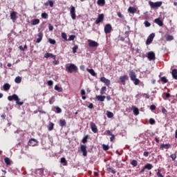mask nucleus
Wrapping results in <instances>:
<instances>
[{
	"mask_svg": "<svg viewBox=\"0 0 177 177\" xmlns=\"http://www.w3.org/2000/svg\"><path fill=\"white\" fill-rule=\"evenodd\" d=\"M132 81H133L134 82V85H139V82H140V80H139V79H135V80H133Z\"/></svg>",
	"mask_w": 177,
	"mask_h": 177,
	"instance_id": "obj_46",
	"label": "nucleus"
},
{
	"mask_svg": "<svg viewBox=\"0 0 177 177\" xmlns=\"http://www.w3.org/2000/svg\"><path fill=\"white\" fill-rule=\"evenodd\" d=\"M91 129L94 133H97V127L94 122H91L90 124Z\"/></svg>",
	"mask_w": 177,
	"mask_h": 177,
	"instance_id": "obj_9",
	"label": "nucleus"
},
{
	"mask_svg": "<svg viewBox=\"0 0 177 177\" xmlns=\"http://www.w3.org/2000/svg\"><path fill=\"white\" fill-rule=\"evenodd\" d=\"M71 16L73 20H75L76 15H75V7L71 6Z\"/></svg>",
	"mask_w": 177,
	"mask_h": 177,
	"instance_id": "obj_7",
	"label": "nucleus"
},
{
	"mask_svg": "<svg viewBox=\"0 0 177 177\" xmlns=\"http://www.w3.org/2000/svg\"><path fill=\"white\" fill-rule=\"evenodd\" d=\"M106 115L108 117V118H113V117H114V114L112 112L110 111H106Z\"/></svg>",
	"mask_w": 177,
	"mask_h": 177,
	"instance_id": "obj_29",
	"label": "nucleus"
},
{
	"mask_svg": "<svg viewBox=\"0 0 177 177\" xmlns=\"http://www.w3.org/2000/svg\"><path fill=\"white\" fill-rule=\"evenodd\" d=\"M170 157L173 161H175V160H176V154L173 153L170 156Z\"/></svg>",
	"mask_w": 177,
	"mask_h": 177,
	"instance_id": "obj_51",
	"label": "nucleus"
},
{
	"mask_svg": "<svg viewBox=\"0 0 177 177\" xmlns=\"http://www.w3.org/2000/svg\"><path fill=\"white\" fill-rule=\"evenodd\" d=\"M132 109L133 111V113L136 115H139V109L138 108H136V106H132Z\"/></svg>",
	"mask_w": 177,
	"mask_h": 177,
	"instance_id": "obj_20",
	"label": "nucleus"
},
{
	"mask_svg": "<svg viewBox=\"0 0 177 177\" xmlns=\"http://www.w3.org/2000/svg\"><path fill=\"white\" fill-rule=\"evenodd\" d=\"M97 5L104 6V4L106 3V1L105 0H97Z\"/></svg>",
	"mask_w": 177,
	"mask_h": 177,
	"instance_id": "obj_26",
	"label": "nucleus"
},
{
	"mask_svg": "<svg viewBox=\"0 0 177 177\" xmlns=\"http://www.w3.org/2000/svg\"><path fill=\"white\" fill-rule=\"evenodd\" d=\"M38 38L37 39V44H39V42H41V41H42V38L44 37V33H42V32H40L38 33L37 35Z\"/></svg>",
	"mask_w": 177,
	"mask_h": 177,
	"instance_id": "obj_12",
	"label": "nucleus"
},
{
	"mask_svg": "<svg viewBox=\"0 0 177 177\" xmlns=\"http://www.w3.org/2000/svg\"><path fill=\"white\" fill-rule=\"evenodd\" d=\"M102 149H103V150H104V151H107V150H109V149H110V147H109V145H106L103 144Z\"/></svg>",
	"mask_w": 177,
	"mask_h": 177,
	"instance_id": "obj_35",
	"label": "nucleus"
},
{
	"mask_svg": "<svg viewBox=\"0 0 177 177\" xmlns=\"http://www.w3.org/2000/svg\"><path fill=\"white\" fill-rule=\"evenodd\" d=\"M160 80L162 81V82H164V84H167V82H168V80L165 77H162L160 78Z\"/></svg>",
	"mask_w": 177,
	"mask_h": 177,
	"instance_id": "obj_40",
	"label": "nucleus"
},
{
	"mask_svg": "<svg viewBox=\"0 0 177 177\" xmlns=\"http://www.w3.org/2000/svg\"><path fill=\"white\" fill-rule=\"evenodd\" d=\"M16 84H20L21 82V77L20 76H17L15 80Z\"/></svg>",
	"mask_w": 177,
	"mask_h": 177,
	"instance_id": "obj_31",
	"label": "nucleus"
},
{
	"mask_svg": "<svg viewBox=\"0 0 177 177\" xmlns=\"http://www.w3.org/2000/svg\"><path fill=\"white\" fill-rule=\"evenodd\" d=\"M106 86H102V88H101V91H100V93L101 95H104V93H106Z\"/></svg>",
	"mask_w": 177,
	"mask_h": 177,
	"instance_id": "obj_37",
	"label": "nucleus"
},
{
	"mask_svg": "<svg viewBox=\"0 0 177 177\" xmlns=\"http://www.w3.org/2000/svg\"><path fill=\"white\" fill-rule=\"evenodd\" d=\"M169 147H171L169 144H162L160 145V149H169Z\"/></svg>",
	"mask_w": 177,
	"mask_h": 177,
	"instance_id": "obj_24",
	"label": "nucleus"
},
{
	"mask_svg": "<svg viewBox=\"0 0 177 177\" xmlns=\"http://www.w3.org/2000/svg\"><path fill=\"white\" fill-rule=\"evenodd\" d=\"M149 60H156V54L154 52L150 51L148 53V56H147Z\"/></svg>",
	"mask_w": 177,
	"mask_h": 177,
	"instance_id": "obj_10",
	"label": "nucleus"
},
{
	"mask_svg": "<svg viewBox=\"0 0 177 177\" xmlns=\"http://www.w3.org/2000/svg\"><path fill=\"white\" fill-rule=\"evenodd\" d=\"M104 20V15L100 14L97 18V20L95 21V24H99V23H102Z\"/></svg>",
	"mask_w": 177,
	"mask_h": 177,
	"instance_id": "obj_8",
	"label": "nucleus"
},
{
	"mask_svg": "<svg viewBox=\"0 0 177 177\" xmlns=\"http://www.w3.org/2000/svg\"><path fill=\"white\" fill-rule=\"evenodd\" d=\"M75 39V35H72L69 37L68 39H67L66 41H74V39Z\"/></svg>",
	"mask_w": 177,
	"mask_h": 177,
	"instance_id": "obj_41",
	"label": "nucleus"
},
{
	"mask_svg": "<svg viewBox=\"0 0 177 177\" xmlns=\"http://www.w3.org/2000/svg\"><path fill=\"white\" fill-rule=\"evenodd\" d=\"M115 139V136L113 134L110 138V140L111 142H113V140H114Z\"/></svg>",
	"mask_w": 177,
	"mask_h": 177,
	"instance_id": "obj_60",
	"label": "nucleus"
},
{
	"mask_svg": "<svg viewBox=\"0 0 177 177\" xmlns=\"http://www.w3.org/2000/svg\"><path fill=\"white\" fill-rule=\"evenodd\" d=\"M77 70V66L74 64H71L69 66H66V71L68 73H74Z\"/></svg>",
	"mask_w": 177,
	"mask_h": 177,
	"instance_id": "obj_2",
	"label": "nucleus"
},
{
	"mask_svg": "<svg viewBox=\"0 0 177 177\" xmlns=\"http://www.w3.org/2000/svg\"><path fill=\"white\" fill-rule=\"evenodd\" d=\"M149 124H151V125H154V124H156V120L153 118H151L149 120Z\"/></svg>",
	"mask_w": 177,
	"mask_h": 177,
	"instance_id": "obj_50",
	"label": "nucleus"
},
{
	"mask_svg": "<svg viewBox=\"0 0 177 177\" xmlns=\"http://www.w3.org/2000/svg\"><path fill=\"white\" fill-rule=\"evenodd\" d=\"M59 125H60V127L66 126V120H61L59 121Z\"/></svg>",
	"mask_w": 177,
	"mask_h": 177,
	"instance_id": "obj_34",
	"label": "nucleus"
},
{
	"mask_svg": "<svg viewBox=\"0 0 177 177\" xmlns=\"http://www.w3.org/2000/svg\"><path fill=\"white\" fill-rule=\"evenodd\" d=\"M100 81L101 82H104V84H106L107 86L110 85L111 84L110 80L104 77H100Z\"/></svg>",
	"mask_w": 177,
	"mask_h": 177,
	"instance_id": "obj_11",
	"label": "nucleus"
},
{
	"mask_svg": "<svg viewBox=\"0 0 177 177\" xmlns=\"http://www.w3.org/2000/svg\"><path fill=\"white\" fill-rule=\"evenodd\" d=\"M151 42H153V39H149V37H148L146 41V45H150V44H151Z\"/></svg>",
	"mask_w": 177,
	"mask_h": 177,
	"instance_id": "obj_44",
	"label": "nucleus"
},
{
	"mask_svg": "<svg viewBox=\"0 0 177 177\" xmlns=\"http://www.w3.org/2000/svg\"><path fill=\"white\" fill-rule=\"evenodd\" d=\"M85 93H86L85 90L82 89L81 90V95L82 96H85Z\"/></svg>",
	"mask_w": 177,
	"mask_h": 177,
	"instance_id": "obj_59",
	"label": "nucleus"
},
{
	"mask_svg": "<svg viewBox=\"0 0 177 177\" xmlns=\"http://www.w3.org/2000/svg\"><path fill=\"white\" fill-rule=\"evenodd\" d=\"M80 150L82 152L84 157H86L88 154V151H86V145H80Z\"/></svg>",
	"mask_w": 177,
	"mask_h": 177,
	"instance_id": "obj_6",
	"label": "nucleus"
},
{
	"mask_svg": "<svg viewBox=\"0 0 177 177\" xmlns=\"http://www.w3.org/2000/svg\"><path fill=\"white\" fill-rule=\"evenodd\" d=\"M154 22L158 24V26H160V27H162V26L164 25V23H162V21H161V19L157 18L154 19Z\"/></svg>",
	"mask_w": 177,
	"mask_h": 177,
	"instance_id": "obj_16",
	"label": "nucleus"
},
{
	"mask_svg": "<svg viewBox=\"0 0 177 177\" xmlns=\"http://www.w3.org/2000/svg\"><path fill=\"white\" fill-rule=\"evenodd\" d=\"M87 71H88V73H90V74L91 75H93V77H95L96 75V73L95 72V71L93 69L87 68Z\"/></svg>",
	"mask_w": 177,
	"mask_h": 177,
	"instance_id": "obj_25",
	"label": "nucleus"
},
{
	"mask_svg": "<svg viewBox=\"0 0 177 177\" xmlns=\"http://www.w3.org/2000/svg\"><path fill=\"white\" fill-rule=\"evenodd\" d=\"M48 29L50 31H53V26H52L51 24H49Z\"/></svg>",
	"mask_w": 177,
	"mask_h": 177,
	"instance_id": "obj_58",
	"label": "nucleus"
},
{
	"mask_svg": "<svg viewBox=\"0 0 177 177\" xmlns=\"http://www.w3.org/2000/svg\"><path fill=\"white\" fill-rule=\"evenodd\" d=\"M127 80H128V76L127 75L121 76L120 77V82H124L125 81H127Z\"/></svg>",
	"mask_w": 177,
	"mask_h": 177,
	"instance_id": "obj_23",
	"label": "nucleus"
},
{
	"mask_svg": "<svg viewBox=\"0 0 177 177\" xmlns=\"http://www.w3.org/2000/svg\"><path fill=\"white\" fill-rule=\"evenodd\" d=\"M38 111H39V113H42V114H46V112L44 111H42V109H41V108L38 109Z\"/></svg>",
	"mask_w": 177,
	"mask_h": 177,
	"instance_id": "obj_56",
	"label": "nucleus"
},
{
	"mask_svg": "<svg viewBox=\"0 0 177 177\" xmlns=\"http://www.w3.org/2000/svg\"><path fill=\"white\" fill-rule=\"evenodd\" d=\"M106 133H107V135H109V136H113V133L110 130L106 131Z\"/></svg>",
	"mask_w": 177,
	"mask_h": 177,
	"instance_id": "obj_57",
	"label": "nucleus"
},
{
	"mask_svg": "<svg viewBox=\"0 0 177 177\" xmlns=\"http://www.w3.org/2000/svg\"><path fill=\"white\" fill-rule=\"evenodd\" d=\"M145 169H151L153 168V165L150 164V163H147L145 166Z\"/></svg>",
	"mask_w": 177,
	"mask_h": 177,
	"instance_id": "obj_30",
	"label": "nucleus"
},
{
	"mask_svg": "<svg viewBox=\"0 0 177 177\" xmlns=\"http://www.w3.org/2000/svg\"><path fill=\"white\" fill-rule=\"evenodd\" d=\"M3 88L6 91H9L10 89V84L6 83L3 86Z\"/></svg>",
	"mask_w": 177,
	"mask_h": 177,
	"instance_id": "obj_21",
	"label": "nucleus"
},
{
	"mask_svg": "<svg viewBox=\"0 0 177 177\" xmlns=\"http://www.w3.org/2000/svg\"><path fill=\"white\" fill-rule=\"evenodd\" d=\"M8 100L10 102L15 100L17 104H19V106H23V104H24V102H20V98H19V96H17V95H16V94H13L12 95L8 96Z\"/></svg>",
	"mask_w": 177,
	"mask_h": 177,
	"instance_id": "obj_1",
	"label": "nucleus"
},
{
	"mask_svg": "<svg viewBox=\"0 0 177 177\" xmlns=\"http://www.w3.org/2000/svg\"><path fill=\"white\" fill-rule=\"evenodd\" d=\"M112 29H113V27H111V24H107L104 26V32H105V34H110V32H111Z\"/></svg>",
	"mask_w": 177,
	"mask_h": 177,
	"instance_id": "obj_5",
	"label": "nucleus"
},
{
	"mask_svg": "<svg viewBox=\"0 0 177 177\" xmlns=\"http://www.w3.org/2000/svg\"><path fill=\"white\" fill-rule=\"evenodd\" d=\"M49 103L50 104H53V103H55V97H52L51 98H50Z\"/></svg>",
	"mask_w": 177,
	"mask_h": 177,
	"instance_id": "obj_49",
	"label": "nucleus"
},
{
	"mask_svg": "<svg viewBox=\"0 0 177 177\" xmlns=\"http://www.w3.org/2000/svg\"><path fill=\"white\" fill-rule=\"evenodd\" d=\"M61 162L62 164H64V165H67V160H66L65 158H61Z\"/></svg>",
	"mask_w": 177,
	"mask_h": 177,
	"instance_id": "obj_39",
	"label": "nucleus"
},
{
	"mask_svg": "<svg viewBox=\"0 0 177 177\" xmlns=\"http://www.w3.org/2000/svg\"><path fill=\"white\" fill-rule=\"evenodd\" d=\"M149 6H151V8H160V6H161V5H162V1H156V2H152V1H149Z\"/></svg>",
	"mask_w": 177,
	"mask_h": 177,
	"instance_id": "obj_3",
	"label": "nucleus"
},
{
	"mask_svg": "<svg viewBox=\"0 0 177 177\" xmlns=\"http://www.w3.org/2000/svg\"><path fill=\"white\" fill-rule=\"evenodd\" d=\"M129 77H130L131 81H133V80H135L136 78V73H135V72H133V71H131L129 73Z\"/></svg>",
	"mask_w": 177,
	"mask_h": 177,
	"instance_id": "obj_17",
	"label": "nucleus"
},
{
	"mask_svg": "<svg viewBox=\"0 0 177 177\" xmlns=\"http://www.w3.org/2000/svg\"><path fill=\"white\" fill-rule=\"evenodd\" d=\"M145 27H150V26H151V24L148 22L147 21H145Z\"/></svg>",
	"mask_w": 177,
	"mask_h": 177,
	"instance_id": "obj_54",
	"label": "nucleus"
},
{
	"mask_svg": "<svg viewBox=\"0 0 177 177\" xmlns=\"http://www.w3.org/2000/svg\"><path fill=\"white\" fill-rule=\"evenodd\" d=\"M128 12L129 13H136V8H133V7H129L128 8Z\"/></svg>",
	"mask_w": 177,
	"mask_h": 177,
	"instance_id": "obj_22",
	"label": "nucleus"
},
{
	"mask_svg": "<svg viewBox=\"0 0 177 177\" xmlns=\"http://www.w3.org/2000/svg\"><path fill=\"white\" fill-rule=\"evenodd\" d=\"M47 84H48V86H52V85H53V81H52V80H48V81L47 82Z\"/></svg>",
	"mask_w": 177,
	"mask_h": 177,
	"instance_id": "obj_55",
	"label": "nucleus"
},
{
	"mask_svg": "<svg viewBox=\"0 0 177 177\" xmlns=\"http://www.w3.org/2000/svg\"><path fill=\"white\" fill-rule=\"evenodd\" d=\"M106 171H108V172H111V174H115V169L111 167V166H110L109 165H106Z\"/></svg>",
	"mask_w": 177,
	"mask_h": 177,
	"instance_id": "obj_13",
	"label": "nucleus"
},
{
	"mask_svg": "<svg viewBox=\"0 0 177 177\" xmlns=\"http://www.w3.org/2000/svg\"><path fill=\"white\" fill-rule=\"evenodd\" d=\"M48 42L51 44V45H55V44H56V40L53 39H48Z\"/></svg>",
	"mask_w": 177,
	"mask_h": 177,
	"instance_id": "obj_42",
	"label": "nucleus"
},
{
	"mask_svg": "<svg viewBox=\"0 0 177 177\" xmlns=\"http://www.w3.org/2000/svg\"><path fill=\"white\" fill-rule=\"evenodd\" d=\"M95 99L98 102H104V99H106V96L105 95H96Z\"/></svg>",
	"mask_w": 177,
	"mask_h": 177,
	"instance_id": "obj_14",
	"label": "nucleus"
},
{
	"mask_svg": "<svg viewBox=\"0 0 177 177\" xmlns=\"http://www.w3.org/2000/svg\"><path fill=\"white\" fill-rule=\"evenodd\" d=\"M29 143L32 145V146H35V145H37V143H38V142L35 139V138H31L29 140Z\"/></svg>",
	"mask_w": 177,
	"mask_h": 177,
	"instance_id": "obj_19",
	"label": "nucleus"
},
{
	"mask_svg": "<svg viewBox=\"0 0 177 177\" xmlns=\"http://www.w3.org/2000/svg\"><path fill=\"white\" fill-rule=\"evenodd\" d=\"M131 165H133V167H137L138 166V161L133 160L131 162Z\"/></svg>",
	"mask_w": 177,
	"mask_h": 177,
	"instance_id": "obj_38",
	"label": "nucleus"
},
{
	"mask_svg": "<svg viewBox=\"0 0 177 177\" xmlns=\"http://www.w3.org/2000/svg\"><path fill=\"white\" fill-rule=\"evenodd\" d=\"M48 3H49L50 8H53V1H50L48 2Z\"/></svg>",
	"mask_w": 177,
	"mask_h": 177,
	"instance_id": "obj_63",
	"label": "nucleus"
},
{
	"mask_svg": "<svg viewBox=\"0 0 177 177\" xmlns=\"http://www.w3.org/2000/svg\"><path fill=\"white\" fill-rule=\"evenodd\" d=\"M171 75L174 80H177V70L174 69L171 72Z\"/></svg>",
	"mask_w": 177,
	"mask_h": 177,
	"instance_id": "obj_18",
	"label": "nucleus"
},
{
	"mask_svg": "<svg viewBox=\"0 0 177 177\" xmlns=\"http://www.w3.org/2000/svg\"><path fill=\"white\" fill-rule=\"evenodd\" d=\"M62 37L63 38V39H65V41H67V34H66V32L62 33Z\"/></svg>",
	"mask_w": 177,
	"mask_h": 177,
	"instance_id": "obj_47",
	"label": "nucleus"
},
{
	"mask_svg": "<svg viewBox=\"0 0 177 177\" xmlns=\"http://www.w3.org/2000/svg\"><path fill=\"white\" fill-rule=\"evenodd\" d=\"M150 109H151V110H154L156 109L155 105H151Z\"/></svg>",
	"mask_w": 177,
	"mask_h": 177,
	"instance_id": "obj_64",
	"label": "nucleus"
},
{
	"mask_svg": "<svg viewBox=\"0 0 177 177\" xmlns=\"http://www.w3.org/2000/svg\"><path fill=\"white\" fill-rule=\"evenodd\" d=\"M4 162L7 165H10V159L9 158H5Z\"/></svg>",
	"mask_w": 177,
	"mask_h": 177,
	"instance_id": "obj_36",
	"label": "nucleus"
},
{
	"mask_svg": "<svg viewBox=\"0 0 177 177\" xmlns=\"http://www.w3.org/2000/svg\"><path fill=\"white\" fill-rule=\"evenodd\" d=\"M10 19L11 20H16V12H12L10 13Z\"/></svg>",
	"mask_w": 177,
	"mask_h": 177,
	"instance_id": "obj_27",
	"label": "nucleus"
},
{
	"mask_svg": "<svg viewBox=\"0 0 177 177\" xmlns=\"http://www.w3.org/2000/svg\"><path fill=\"white\" fill-rule=\"evenodd\" d=\"M54 127H55V124L50 122L48 125V131H53Z\"/></svg>",
	"mask_w": 177,
	"mask_h": 177,
	"instance_id": "obj_32",
	"label": "nucleus"
},
{
	"mask_svg": "<svg viewBox=\"0 0 177 177\" xmlns=\"http://www.w3.org/2000/svg\"><path fill=\"white\" fill-rule=\"evenodd\" d=\"M154 37H156V34L151 33V34L149 36L148 38H149L150 39H152V41H153V39H154Z\"/></svg>",
	"mask_w": 177,
	"mask_h": 177,
	"instance_id": "obj_53",
	"label": "nucleus"
},
{
	"mask_svg": "<svg viewBox=\"0 0 177 177\" xmlns=\"http://www.w3.org/2000/svg\"><path fill=\"white\" fill-rule=\"evenodd\" d=\"M88 46H91V48H97L99 46V43H97L95 41L88 39Z\"/></svg>",
	"mask_w": 177,
	"mask_h": 177,
	"instance_id": "obj_4",
	"label": "nucleus"
},
{
	"mask_svg": "<svg viewBox=\"0 0 177 177\" xmlns=\"http://www.w3.org/2000/svg\"><path fill=\"white\" fill-rule=\"evenodd\" d=\"M78 49V46L75 45V46L73 47V53H77V50Z\"/></svg>",
	"mask_w": 177,
	"mask_h": 177,
	"instance_id": "obj_48",
	"label": "nucleus"
},
{
	"mask_svg": "<svg viewBox=\"0 0 177 177\" xmlns=\"http://www.w3.org/2000/svg\"><path fill=\"white\" fill-rule=\"evenodd\" d=\"M87 142V138L86 137H84L83 139H82V143H86Z\"/></svg>",
	"mask_w": 177,
	"mask_h": 177,
	"instance_id": "obj_62",
	"label": "nucleus"
},
{
	"mask_svg": "<svg viewBox=\"0 0 177 177\" xmlns=\"http://www.w3.org/2000/svg\"><path fill=\"white\" fill-rule=\"evenodd\" d=\"M55 109H56L55 113H57V114H59L60 113H62V109H60V107L56 106Z\"/></svg>",
	"mask_w": 177,
	"mask_h": 177,
	"instance_id": "obj_45",
	"label": "nucleus"
},
{
	"mask_svg": "<svg viewBox=\"0 0 177 177\" xmlns=\"http://www.w3.org/2000/svg\"><path fill=\"white\" fill-rule=\"evenodd\" d=\"M41 17L42 19H48V14H46V12L42 13Z\"/></svg>",
	"mask_w": 177,
	"mask_h": 177,
	"instance_id": "obj_52",
	"label": "nucleus"
},
{
	"mask_svg": "<svg viewBox=\"0 0 177 177\" xmlns=\"http://www.w3.org/2000/svg\"><path fill=\"white\" fill-rule=\"evenodd\" d=\"M165 96L166 97H171V94H169V93H165Z\"/></svg>",
	"mask_w": 177,
	"mask_h": 177,
	"instance_id": "obj_61",
	"label": "nucleus"
},
{
	"mask_svg": "<svg viewBox=\"0 0 177 177\" xmlns=\"http://www.w3.org/2000/svg\"><path fill=\"white\" fill-rule=\"evenodd\" d=\"M166 39H167V41H172V39H174V36H172V35H167L166 37Z\"/></svg>",
	"mask_w": 177,
	"mask_h": 177,
	"instance_id": "obj_43",
	"label": "nucleus"
},
{
	"mask_svg": "<svg viewBox=\"0 0 177 177\" xmlns=\"http://www.w3.org/2000/svg\"><path fill=\"white\" fill-rule=\"evenodd\" d=\"M54 89L55 91H57V92H63V88L62 87H59V86L56 85L55 86Z\"/></svg>",
	"mask_w": 177,
	"mask_h": 177,
	"instance_id": "obj_28",
	"label": "nucleus"
},
{
	"mask_svg": "<svg viewBox=\"0 0 177 177\" xmlns=\"http://www.w3.org/2000/svg\"><path fill=\"white\" fill-rule=\"evenodd\" d=\"M44 57H46V59H48V57H52L53 59H54V60L56 59V55L49 53H46L44 55Z\"/></svg>",
	"mask_w": 177,
	"mask_h": 177,
	"instance_id": "obj_15",
	"label": "nucleus"
},
{
	"mask_svg": "<svg viewBox=\"0 0 177 177\" xmlns=\"http://www.w3.org/2000/svg\"><path fill=\"white\" fill-rule=\"evenodd\" d=\"M32 26H37V24H39V19H36L32 22Z\"/></svg>",
	"mask_w": 177,
	"mask_h": 177,
	"instance_id": "obj_33",
	"label": "nucleus"
}]
</instances>
